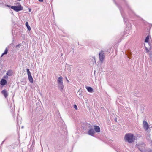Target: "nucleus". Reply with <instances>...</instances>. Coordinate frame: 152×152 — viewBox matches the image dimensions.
Listing matches in <instances>:
<instances>
[{
  "mask_svg": "<svg viewBox=\"0 0 152 152\" xmlns=\"http://www.w3.org/2000/svg\"><path fill=\"white\" fill-rule=\"evenodd\" d=\"M6 6H7V7H11V6L10 5H7Z\"/></svg>",
  "mask_w": 152,
  "mask_h": 152,
  "instance_id": "nucleus-27",
  "label": "nucleus"
},
{
  "mask_svg": "<svg viewBox=\"0 0 152 152\" xmlns=\"http://www.w3.org/2000/svg\"><path fill=\"white\" fill-rule=\"evenodd\" d=\"M66 80H67V82H69V81L68 80H67V79H66Z\"/></svg>",
  "mask_w": 152,
  "mask_h": 152,
  "instance_id": "nucleus-32",
  "label": "nucleus"
},
{
  "mask_svg": "<svg viewBox=\"0 0 152 152\" xmlns=\"http://www.w3.org/2000/svg\"><path fill=\"white\" fill-rule=\"evenodd\" d=\"M2 94L4 95L5 98H7L8 96V94L7 91L5 89H4L1 91Z\"/></svg>",
  "mask_w": 152,
  "mask_h": 152,
  "instance_id": "nucleus-6",
  "label": "nucleus"
},
{
  "mask_svg": "<svg viewBox=\"0 0 152 152\" xmlns=\"http://www.w3.org/2000/svg\"><path fill=\"white\" fill-rule=\"evenodd\" d=\"M71 69H69V72H71Z\"/></svg>",
  "mask_w": 152,
  "mask_h": 152,
  "instance_id": "nucleus-29",
  "label": "nucleus"
},
{
  "mask_svg": "<svg viewBox=\"0 0 152 152\" xmlns=\"http://www.w3.org/2000/svg\"><path fill=\"white\" fill-rule=\"evenodd\" d=\"M118 8H119V10H120V12H121V14L123 17V18L124 19V21L126 22V21L125 20V17L123 16V14H122V11H121V8L119 7H118Z\"/></svg>",
  "mask_w": 152,
  "mask_h": 152,
  "instance_id": "nucleus-16",
  "label": "nucleus"
},
{
  "mask_svg": "<svg viewBox=\"0 0 152 152\" xmlns=\"http://www.w3.org/2000/svg\"><path fill=\"white\" fill-rule=\"evenodd\" d=\"M29 11L30 12L31 11V9H29Z\"/></svg>",
  "mask_w": 152,
  "mask_h": 152,
  "instance_id": "nucleus-30",
  "label": "nucleus"
},
{
  "mask_svg": "<svg viewBox=\"0 0 152 152\" xmlns=\"http://www.w3.org/2000/svg\"><path fill=\"white\" fill-rule=\"evenodd\" d=\"M6 74L7 75L11 76L12 75V71L11 70L8 71L7 72Z\"/></svg>",
  "mask_w": 152,
  "mask_h": 152,
  "instance_id": "nucleus-14",
  "label": "nucleus"
},
{
  "mask_svg": "<svg viewBox=\"0 0 152 152\" xmlns=\"http://www.w3.org/2000/svg\"><path fill=\"white\" fill-rule=\"evenodd\" d=\"M138 148H139V150H140V151H142V149H140L139 147H138Z\"/></svg>",
  "mask_w": 152,
  "mask_h": 152,
  "instance_id": "nucleus-26",
  "label": "nucleus"
},
{
  "mask_svg": "<svg viewBox=\"0 0 152 152\" xmlns=\"http://www.w3.org/2000/svg\"><path fill=\"white\" fill-rule=\"evenodd\" d=\"M133 134L130 133L126 134L125 136L124 139L126 141L128 142L129 143H131L133 141Z\"/></svg>",
  "mask_w": 152,
  "mask_h": 152,
  "instance_id": "nucleus-1",
  "label": "nucleus"
},
{
  "mask_svg": "<svg viewBox=\"0 0 152 152\" xmlns=\"http://www.w3.org/2000/svg\"><path fill=\"white\" fill-rule=\"evenodd\" d=\"M74 108L76 110H77L78 109V108H77V105H76V104H75L74 105Z\"/></svg>",
  "mask_w": 152,
  "mask_h": 152,
  "instance_id": "nucleus-21",
  "label": "nucleus"
},
{
  "mask_svg": "<svg viewBox=\"0 0 152 152\" xmlns=\"http://www.w3.org/2000/svg\"><path fill=\"white\" fill-rule=\"evenodd\" d=\"M95 133L94 131V129L91 127L90 128V129L88 130V134L91 136H94Z\"/></svg>",
  "mask_w": 152,
  "mask_h": 152,
  "instance_id": "nucleus-5",
  "label": "nucleus"
},
{
  "mask_svg": "<svg viewBox=\"0 0 152 152\" xmlns=\"http://www.w3.org/2000/svg\"><path fill=\"white\" fill-rule=\"evenodd\" d=\"M28 78L29 81L31 83H33V79L31 75V74L30 75H28Z\"/></svg>",
  "mask_w": 152,
  "mask_h": 152,
  "instance_id": "nucleus-12",
  "label": "nucleus"
},
{
  "mask_svg": "<svg viewBox=\"0 0 152 152\" xmlns=\"http://www.w3.org/2000/svg\"><path fill=\"white\" fill-rule=\"evenodd\" d=\"M143 126L146 130H147L149 127V125L147 121L144 120L143 123Z\"/></svg>",
  "mask_w": 152,
  "mask_h": 152,
  "instance_id": "nucleus-4",
  "label": "nucleus"
},
{
  "mask_svg": "<svg viewBox=\"0 0 152 152\" xmlns=\"http://www.w3.org/2000/svg\"><path fill=\"white\" fill-rule=\"evenodd\" d=\"M58 84L62 83H63V78L61 76L59 77L57 80Z\"/></svg>",
  "mask_w": 152,
  "mask_h": 152,
  "instance_id": "nucleus-10",
  "label": "nucleus"
},
{
  "mask_svg": "<svg viewBox=\"0 0 152 152\" xmlns=\"http://www.w3.org/2000/svg\"><path fill=\"white\" fill-rule=\"evenodd\" d=\"M104 54V53L103 51H101L100 52L99 54V60H100L101 62H103L104 58L105 57Z\"/></svg>",
  "mask_w": 152,
  "mask_h": 152,
  "instance_id": "nucleus-3",
  "label": "nucleus"
},
{
  "mask_svg": "<svg viewBox=\"0 0 152 152\" xmlns=\"http://www.w3.org/2000/svg\"><path fill=\"white\" fill-rule=\"evenodd\" d=\"M94 130L97 132H100V127L97 126H94Z\"/></svg>",
  "mask_w": 152,
  "mask_h": 152,
  "instance_id": "nucleus-9",
  "label": "nucleus"
},
{
  "mask_svg": "<svg viewBox=\"0 0 152 152\" xmlns=\"http://www.w3.org/2000/svg\"><path fill=\"white\" fill-rule=\"evenodd\" d=\"M4 141H3L2 142V143H1V144H3V142H4Z\"/></svg>",
  "mask_w": 152,
  "mask_h": 152,
  "instance_id": "nucleus-33",
  "label": "nucleus"
},
{
  "mask_svg": "<svg viewBox=\"0 0 152 152\" xmlns=\"http://www.w3.org/2000/svg\"><path fill=\"white\" fill-rule=\"evenodd\" d=\"M86 88L87 91L89 92L92 93L93 92V88L90 87H86Z\"/></svg>",
  "mask_w": 152,
  "mask_h": 152,
  "instance_id": "nucleus-11",
  "label": "nucleus"
},
{
  "mask_svg": "<svg viewBox=\"0 0 152 152\" xmlns=\"http://www.w3.org/2000/svg\"><path fill=\"white\" fill-rule=\"evenodd\" d=\"M78 93H79V95H80V96L81 97L82 96V93H80V92L78 91Z\"/></svg>",
  "mask_w": 152,
  "mask_h": 152,
  "instance_id": "nucleus-22",
  "label": "nucleus"
},
{
  "mask_svg": "<svg viewBox=\"0 0 152 152\" xmlns=\"http://www.w3.org/2000/svg\"><path fill=\"white\" fill-rule=\"evenodd\" d=\"M11 8L17 12H18L23 10V7L20 5L19 6H11Z\"/></svg>",
  "mask_w": 152,
  "mask_h": 152,
  "instance_id": "nucleus-2",
  "label": "nucleus"
},
{
  "mask_svg": "<svg viewBox=\"0 0 152 152\" xmlns=\"http://www.w3.org/2000/svg\"><path fill=\"white\" fill-rule=\"evenodd\" d=\"M150 152H152V150H151V151H150Z\"/></svg>",
  "mask_w": 152,
  "mask_h": 152,
  "instance_id": "nucleus-34",
  "label": "nucleus"
},
{
  "mask_svg": "<svg viewBox=\"0 0 152 152\" xmlns=\"http://www.w3.org/2000/svg\"><path fill=\"white\" fill-rule=\"evenodd\" d=\"M8 49L7 48H6L5 49V50L4 51V52L2 54L1 56V57H2L4 55H5V54H7V52H8Z\"/></svg>",
  "mask_w": 152,
  "mask_h": 152,
  "instance_id": "nucleus-15",
  "label": "nucleus"
},
{
  "mask_svg": "<svg viewBox=\"0 0 152 152\" xmlns=\"http://www.w3.org/2000/svg\"><path fill=\"white\" fill-rule=\"evenodd\" d=\"M20 46H21V44H19L17 45L16 46V48L17 49H19L20 48Z\"/></svg>",
  "mask_w": 152,
  "mask_h": 152,
  "instance_id": "nucleus-19",
  "label": "nucleus"
},
{
  "mask_svg": "<svg viewBox=\"0 0 152 152\" xmlns=\"http://www.w3.org/2000/svg\"><path fill=\"white\" fill-rule=\"evenodd\" d=\"M26 71L27 72L28 75H30L31 74V72L29 71V69H27Z\"/></svg>",
  "mask_w": 152,
  "mask_h": 152,
  "instance_id": "nucleus-18",
  "label": "nucleus"
},
{
  "mask_svg": "<svg viewBox=\"0 0 152 152\" xmlns=\"http://www.w3.org/2000/svg\"><path fill=\"white\" fill-rule=\"evenodd\" d=\"M7 83L6 80L4 79H2L0 82V84L1 86L5 85Z\"/></svg>",
  "mask_w": 152,
  "mask_h": 152,
  "instance_id": "nucleus-7",
  "label": "nucleus"
},
{
  "mask_svg": "<svg viewBox=\"0 0 152 152\" xmlns=\"http://www.w3.org/2000/svg\"><path fill=\"white\" fill-rule=\"evenodd\" d=\"M25 25H26V27H27L29 31H30V30H31V28L30 27V26L29 25L28 23V22H26V23Z\"/></svg>",
  "mask_w": 152,
  "mask_h": 152,
  "instance_id": "nucleus-13",
  "label": "nucleus"
},
{
  "mask_svg": "<svg viewBox=\"0 0 152 152\" xmlns=\"http://www.w3.org/2000/svg\"><path fill=\"white\" fill-rule=\"evenodd\" d=\"M19 1H21V0H18Z\"/></svg>",
  "mask_w": 152,
  "mask_h": 152,
  "instance_id": "nucleus-35",
  "label": "nucleus"
},
{
  "mask_svg": "<svg viewBox=\"0 0 152 152\" xmlns=\"http://www.w3.org/2000/svg\"><path fill=\"white\" fill-rule=\"evenodd\" d=\"M145 49H146V51L147 52H148L149 51L148 49V48H145Z\"/></svg>",
  "mask_w": 152,
  "mask_h": 152,
  "instance_id": "nucleus-24",
  "label": "nucleus"
},
{
  "mask_svg": "<svg viewBox=\"0 0 152 152\" xmlns=\"http://www.w3.org/2000/svg\"><path fill=\"white\" fill-rule=\"evenodd\" d=\"M115 121H117V119L116 118H115Z\"/></svg>",
  "mask_w": 152,
  "mask_h": 152,
  "instance_id": "nucleus-31",
  "label": "nucleus"
},
{
  "mask_svg": "<svg viewBox=\"0 0 152 152\" xmlns=\"http://www.w3.org/2000/svg\"><path fill=\"white\" fill-rule=\"evenodd\" d=\"M149 39V36L148 35L146 38L145 42H148Z\"/></svg>",
  "mask_w": 152,
  "mask_h": 152,
  "instance_id": "nucleus-17",
  "label": "nucleus"
},
{
  "mask_svg": "<svg viewBox=\"0 0 152 152\" xmlns=\"http://www.w3.org/2000/svg\"><path fill=\"white\" fill-rule=\"evenodd\" d=\"M8 77L7 75L4 76V78H5V79L7 78Z\"/></svg>",
  "mask_w": 152,
  "mask_h": 152,
  "instance_id": "nucleus-23",
  "label": "nucleus"
},
{
  "mask_svg": "<svg viewBox=\"0 0 152 152\" xmlns=\"http://www.w3.org/2000/svg\"><path fill=\"white\" fill-rule=\"evenodd\" d=\"M93 58L94 60V62L95 63L96 62V60L95 59V57H92Z\"/></svg>",
  "mask_w": 152,
  "mask_h": 152,
  "instance_id": "nucleus-25",
  "label": "nucleus"
},
{
  "mask_svg": "<svg viewBox=\"0 0 152 152\" xmlns=\"http://www.w3.org/2000/svg\"><path fill=\"white\" fill-rule=\"evenodd\" d=\"M58 87L61 91H62L64 88L63 83L58 84Z\"/></svg>",
  "mask_w": 152,
  "mask_h": 152,
  "instance_id": "nucleus-8",
  "label": "nucleus"
},
{
  "mask_svg": "<svg viewBox=\"0 0 152 152\" xmlns=\"http://www.w3.org/2000/svg\"><path fill=\"white\" fill-rule=\"evenodd\" d=\"M131 53H130V52H128V53H127V55L128 58H129V59L130 58V56H131Z\"/></svg>",
  "mask_w": 152,
  "mask_h": 152,
  "instance_id": "nucleus-20",
  "label": "nucleus"
},
{
  "mask_svg": "<svg viewBox=\"0 0 152 152\" xmlns=\"http://www.w3.org/2000/svg\"><path fill=\"white\" fill-rule=\"evenodd\" d=\"M40 2H42L43 1V0H38Z\"/></svg>",
  "mask_w": 152,
  "mask_h": 152,
  "instance_id": "nucleus-28",
  "label": "nucleus"
}]
</instances>
